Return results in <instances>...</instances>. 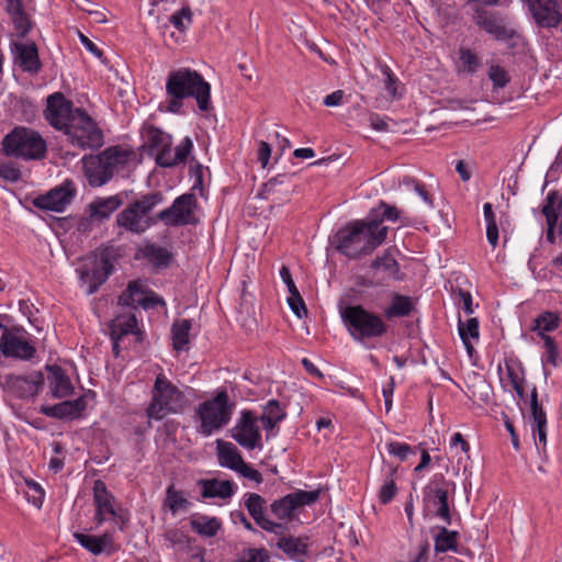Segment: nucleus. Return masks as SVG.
<instances>
[{
    "label": "nucleus",
    "instance_id": "obj_29",
    "mask_svg": "<svg viewBox=\"0 0 562 562\" xmlns=\"http://www.w3.org/2000/svg\"><path fill=\"white\" fill-rule=\"evenodd\" d=\"M15 60L19 66L29 72H37L41 68L37 48L34 43H15Z\"/></svg>",
    "mask_w": 562,
    "mask_h": 562
},
{
    "label": "nucleus",
    "instance_id": "obj_10",
    "mask_svg": "<svg viewBox=\"0 0 562 562\" xmlns=\"http://www.w3.org/2000/svg\"><path fill=\"white\" fill-rule=\"evenodd\" d=\"M64 133L72 146L81 149H93L103 145L101 128L88 113L78 108Z\"/></svg>",
    "mask_w": 562,
    "mask_h": 562
},
{
    "label": "nucleus",
    "instance_id": "obj_40",
    "mask_svg": "<svg viewBox=\"0 0 562 562\" xmlns=\"http://www.w3.org/2000/svg\"><path fill=\"white\" fill-rule=\"evenodd\" d=\"M458 531L449 530L446 527L438 528V533L435 536V552H458Z\"/></svg>",
    "mask_w": 562,
    "mask_h": 562
},
{
    "label": "nucleus",
    "instance_id": "obj_21",
    "mask_svg": "<svg viewBox=\"0 0 562 562\" xmlns=\"http://www.w3.org/2000/svg\"><path fill=\"white\" fill-rule=\"evenodd\" d=\"M114 504V495L108 490L103 481L97 480L93 485V505L95 508L94 520L98 526L106 521L112 515H116Z\"/></svg>",
    "mask_w": 562,
    "mask_h": 562
},
{
    "label": "nucleus",
    "instance_id": "obj_52",
    "mask_svg": "<svg viewBox=\"0 0 562 562\" xmlns=\"http://www.w3.org/2000/svg\"><path fill=\"white\" fill-rule=\"evenodd\" d=\"M386 450L390 454L397 457L402 461L406 460L408 454L413 452L409 445L398 441L389 442Z\"/></svg>",
    "mask_w": 562,
    "mask_h": 562
},
{
    "label": "nucleus",
    "instance_id": "obj_6",
    "mask_svg": "<svg viewBox=\"0 0 562 562\" xmlns=\"http://www.w3.org/2000/svg\"><path fill=\"white\" fill-rule=\"evenodd\" d=\"M340 314L350 336L356 341L363 342L367 339L380 338L387 333L389 326L382 317L362 305H349Z\"/></svg>",
    "mask_w": 562,
    "mask_h": 562
},
{
    "label": "nucleus",
    "instance_id": "obj_23",
    "mask_svg": "<svg viewBox=\"0 0 562 562\" xmlns=\"http://www.w3.org/2000/svg\"><path fill=\"white\" fill-rule=\"evenodd\" d=\"M74 538L82 548L93 555L105 554L110 557L119 550V546H116L113 536L108 532L102 536L75 532Z\"/></svg>",
    "mask_w": 562,
    "mask_h": 562
},
{
    "label": "nucleus",
    "instance_id": "obj_22",
    "mask_svg": "<svg viewBox=\"0 0 562 562\" xmlns=\"http://www.w3.org/2000/svg\"><path fill=\"white\" fill-rule=\"evenodd\" d=\"M266 504V499L257 493L244 495V505L255 522L268 532L278 533L282 530V525L270 520L265 515Z\"/></svg>",
    "mask_w": 562,
    "mask_h": 562
},
{
    "label": "nucleus",
    "instance_id": "obj_35",
    "mask_svg": "<svg viewBox=\"0 0 562 562\" xmlns=\"http://www.w3.org/2000/svg\"><path fill=\"white\" fill-rule=\"evenodd\" d=\"M145 296L144 283L142 280H133L128 282L126 290L119 296L117 303L121 306L137 308L142 306Z\"/></svg>",
    "mask_w": 562,
    "mask_h": 562
},
{
    "label": "nucleus",
    "instance_id": "obj_61",
    "mask_svg": "<svg viewBox=\"0 0 562 562\" xmlns=\"http://www.w3.org/2000/svg\"><path fill=\"white\" fill-rule=\"evenodd\" d=\"M237 472H239L244 477L252 480L257 483H260L262 481L261 473L245 462L240 464V467L237 469Z\"/></svg>",
    "mask_w": 562,
    "mask_h": 562
},
{
    "label": "nucleus",
    "instance_id": "obj_36",
    "mask_svg": "<svg viewBox=\"0 0 562 562\" xmlns=\"http://www.w3.org/2000/svg\"><path fill=\"white\" fill-rule=\"evenodd\" d=\"M307 538L283 536L278 542L277 547L290 559L305 555L307 552Z\"/></svg>",
    "mask_w": 562,
    "mask_h": 562
},
{
    "label": "nucleus",
    "instance_id": "obj_11",
    "mask_svg": "<svg viewBox=\"0 0 562 562\" xmlns=\"http://www.w3.org/2000/svg\"><path fill=\"white\" fill-rule=\"evenodd\" d=\"M0 353L5 358L22 361H31L35 358L37 350L31 335L19 325L4 329L0 337Z\"/></svg>",
    "mask_w": 562,
    "mask_h": 562
},
{
    "label": "nucleus",
    "instance_id": "obj_60",
    "mask_svg": "<svg viewBox=\"0 0 562 562\" xmlns=\"http://www.w3.org/2000/svg\"><path fill=\"white\" fill-rule=\"evenodd\" d=\"M78 37L80 43L85 46V48L91 53L98 59L102 58V50L85 34L78 32Z\"/></svg>",
    "mask_w": 562,
    "mask_h": 562
},
{
    "label": "nucleus",
    "instance_id": "obj_2",
    "mask_svg": "<svg viewBox=\"0 0 562 562\" xmlns=\"http://www.w3.org/2000/svg\"><path fill=\"white\" fill-rule=\"evenodd\" d=\"M166 95V101L159 104L161 112L180 113L186 98H193L201 112L212 108L211 85L200 72L189 67H180L168 74Z\"/></svg>",
    "mask_w": 562,
    "mask_h": 562
},
{
    "label": "nucleus",
    "instance_id": "obj_55",
    "mask_svg": "<svg viewBox=\"0 0 562 562\" xmlns=\"http://www.w3.org/2000/svg\"><path fill=\"white\" fill-rule=\"evenodd\" d=\"M404 184L408 190H413L429 207H432V201L430 200L428 193L425 189L415 180V179H405Z\"/></svg>",
    "mask_w": 562,
    "mask_h": 562
},
{
    "label": "nucleus",
    "instance_id": "obj_54",
    "mask_svg": "<svg viewBox=\"0 0 562 562\" xmlns=\"http://www.w3.org/2000/svg\"><path fill=\"white\" fill-rule=\"evenodd\" d=\"M288 304H289L290 308L292 310V312L299 318H303L307 315V308L304 304V301H303L300 292L297 294H291L290 297L288 299Z\"/></svg>",
    "mask_w": 562,
    "mask_h": 562
},
{
    "label": "nucleus",
    "instance_id": "obj_12",
    "mask_svg": "<svg viewBox=\"0 0 562 562\" xmlns=\"http://www.w3.org/2000/svg\"><path fill=\"white\" fill-rule=\"evenodd\" d=\"M404 277L396 259L385 252L383 256H378L371 261L368 273L359 284L368 288L385 286L391 281H402Z\"/></svg>",
    "mask_w": 562,
    "mask_h": 562
},
{
    "label": "nucleus",
    "instance_id": "obj_25",
    "mask_svg": "<svg viewBox=\"0 0 562 562\" xmlns=\"http://www.w3.org/2000/svg\"><path fill=\"white\" fill-rule=\"evenodd\" d=\"M49 395L53 398H64L74 394L75 387L65 370L58 364H46Z\"/></svg>",
    "mask_w": 562,
    "mask_h": 562
},
{
    "label": "nucleus",
    "instance_id": "obj_19",
    "mask_svg": "<svg viewBox=\"0 0 562 562\" xmlns=\"http://www.w3.org/2000/svg\"><path fill=\"white\" fill-rule=\"evenodd\" d=\"M72 104L61 93H54L47 99L46 120L56 130L64 131L75 113Z\"/></svg>",
    "mask_w": 562,
    "mask_h": 562
},
{
    "label": "nucleus",
    "instance_id": "obj_1",
    "mask_svg": "<svg viewBox=\"0 0 562 562\" xmlns=\"http://www.w3.org/2000/svg\"><path fill=\"white\" fill-rule=\"evenodd\" d=\"M404 220L406 217L402 210L380 201L366 218L348 223L329 238V243L330 246H380L389 240V228L383 222L395 223Z\"/></svg>",
    "mask_w": 562,
    "mask_h": 562
},
{
    "label": "nucleus",
    "instance_id": "obj_27",
    "mask_svg": "<svg viewBox=\"0 0 562 562\" xmlns=\"http://www.w3.org/2000/svg\"><path fill=\"white\" fill-rule=\"evenodd\" d=\"M82 164L85 176L87 177L89 184L92 187H101L112 178L109 167L103 159L102 153L97 156H85L82 158Z\"/></svg>",
    "mask_w": 562,
    "mask_h": 562
},
{
    "label": "nucleus",
    "instance_id": "obj_18",
    "mask_svg": "<svg viewBox=\"0 0 562 562\" xmlns=\"http://www.w3.org/2000/svg\"><path fill=\"white\" fill-rule=\"evenodd\" d=\"M258 418L251 411H243L240 418L233 428V438L243 448L254 450L260 447L261 434L257 425Z\"/></svg>",
    "mask_w": 562,
    "mask_h": 562
},
{
    "label": "nucleus",
    "instance_id": "obj_41",
    "mask_svg": "<svg viewBox=\"0 0 562 562\" xmlns=\"http://www.w3.org/2000/svg\"><path fill=\"white\" fill-rule=\"evenodd\" d=\"M192 328L191 319H179L172 324V346L177 351H182L189 344L190 330Z\"/></svg>",
    "mask_w": 562,
    "mask_h": 562
},
{
    "label": "nucleus",
    "instance_id": "obj_64",
    "mask_svg": "<svg viewBox=\"0 0 562 562\" xmlns=\"http://www.w3.org/2000/svg\"><path fill=\"white\" fill-rule=\"evenodd\" d=\"M156 305H165V301L153 291L145 294L143 297L142 306L144 308H148Z\"/></svg>",
    "mask_w": 562,
    "mask_h": 562
},
{
    "label": "nucleus",
    "instance_id": "obj_57",
    "mask_svg": "<svg viewBox=\"0 0 562 562\" xmlns=\"http://www.w3.org/2000/svg\"><path fill=\"white\" fill-rule=\"evenodd\" d=\"M241 562H271V558L265 548L249 549L246 559Z\"/></svg>",
    "mask_w": 562,
    "mask_h": 562
},
{
    "label": "nucleus",
    "instance_id": "obj_3",
    "mask_svg": "<svg viewBox=\"0 0 562 562\" xmlns=\"http://www.w3.org/2000/svg\"><path fill=\"white\" fill-rule=\"evenodd\" d=\"M115 248H95L85 255L78 254V248H64L67 259L75 266L86 293L91 295L108 280L113 272L117 254Z\"/></svg>",
    "mask_w": 562,
    "mask_h": 562
},
{
    "label": "nucleus",
    "instance_id": "obj_31",
    "mask_svg": "<svg viewBox=\"0 0 562 562\" xmlns=\"http://www.w3.org/2000/svg\"><path fill=\"white\" fill-rule=\"evenodd\" d=\"M137 330V318L132 312L117 315L110 324L111 339L121 340L124 336L135 334Z\"/></svg>",
    "mask_w": 562,
    "mask_h": 562
},
{
    "label": "nucleus",
    "instance_id": "obj_49",
    "mask_svg": "<svg viewBox=\"0 0 562 562\" xmlns=\"http://www.w3.org/2000/svg\"><path fill=\"white\" fill-rule=\"evenodd\" d=\"M262 415L280 423L285 418L286 413L284 407L280 405L279 401L272 398L265 405Z\"/></svg>",
    "mask_w": 562,
    "mask_h": 562
},
{
    "label": "nucleus",
    "instance_id": "obj_32",
    "mask_svg": "<svg viewBox=\"0 0 562 562\" xmlns=\"http://www.w3.org/2000/svg\"><path fill=\"white\" fill-rule=\"evenodd\" d=\"M451 484L445 480L443 475H436L424 488V499L435 506L448 502V492Z\"/></svg>",
    "mask_w": 562,
    "mask_h": 562
},
{
    "label": "nucleus",
    "instance_id": "obj_63",
    "mask_svg": "<svg viewBox=\"0 0 562 562\" xmlns=\"http://www.w3.org/2000/svg\"><path fill=\"white\" fill-rule=\"evenodd\" d=\"M344 95L345 93L342 90H336L330 94L326 95L323 103L325 106L328 108L338 106L342 103Z\"/></svg>",
    "mask_w": 562,
    "mask_h": 562
},
{
    "label": "nucleus",
    "instance_id": "obj_45",
    "mask_svg": "<svg viewBox=\"0 0 562 562\" xmlns=\"http://www.w3.org/2000/svg\"><path fill=\"white\" fill-rule=\"evenodd\" d=\"M456 65L458 71L473 74L480 68L481 61L474 52L468 48H460Z\"/></svg>",
    "mask_w": 562,
    "mask_h": 562
},
{
    "label": "nucleus",
    "instance_id": "obj_62",
    "mask_svg": "<svg viewBox=\"0 0 562 562\" xmlns=\"http://www.w3.org/2000/svg\"><path fill=\"white\" fill-rule=\"evenodd\" d=\"M280 277L282 281L286 284L288 291L290 294H297L299 290L292 279L290 269L286 266H282L280 269Z\"/></svg>",
    "mask_w": 562,
    "mask_h": 562
},
{
    "label": "nucleus",
    "instance_id": "obj_58",
    "mask_svg": "<svg viewBox=\"0 0 562 562\" xmlns=\"http://www.w3.org/2000/svg\"><path fill=\"white\" fill-rule=\"evenodd\" d=\"M456 300L459 304H462V308L468 315L473 313L472 295L470 292L459 289Z\"/></svg>",
    "mask_w": 562,
    "mask_h": 562
},
{
    "label": "nucleus",
    "instance_id": "obj_33",
    "mask_svg": "<svg viewBox=\"0 0 562 562\" xmlns=\"http://www.w3.org/2000/svg\"><path fill=\"white\" fill-rule=\"evenodd\" d=\"M134 259H146L155 269H166L172 260L168 248H138Z\"/></svg>",
    "mask_w": 562,
    "mask_h": 562
},
{
    "label": "nucleus",
    "instance_id": "obj_43",
    "mask_svg": "<svg viewBox=\"0 0 562 562\" xmlns=\"http://www.w3.org/2000/svg\"><path fill=\"white\" fill-rule=\"evenodd\" d=\"M458 330L460 338L468 351L469 355H472L474 348L471 344V339L479 338V321L475 317L469 318L465 322H462L459 318Z\"/></svg>",
    "mask_w": 562,
    "mask_h": 562
},
{
    "label": "nucleus",
    "instance_id": "obj_51",
    "mask_svg": "<svg viewBox=\"0 0 562 562\" xmlns=\"http://www.w3.org/2000/svg\"><path fill=\"white\" fill-rule=\"evenodd\" d=\"M488 78L495 88H504L508 83V75L504 68L493 65L488 69Z\"/></svg>",
    "mask_w": 562,
    "mask_h": 562
},
{
    "label": "nucleus",
    "instance_id": "obj_8",
    "mask_svg": "<svg viewBox=\"0 0 562 562\" xmlns=\"http://www.w3.org/2000/svg\"><path fill=\"white\" fill-rule=\"evenodd\" d=\"M3 153L23 160L44 158L47 145L42 135L27 127H15L1 142Z\"/></svg>",
    "mask_w": 562,
    "mask_h": 562
},
{
    "label": "nucleus",
    "instance_id": "obj_26",
    "mask_svg": "<svg viewBox=\"0 0 562 562\" xmlns=\"http://www.w3.org/2000/svg\"><path fill=\"white\" fill-rule=\"evenodd\" d=\"M530 420L533 438H538L536 446L538 449L542 446V450L544 451L547 445V414L542 405L538 402L536 387L532 389L530 394Z\"/></svg>",
    "mask_w": 562,
    "mask_h": 562
},
{
    "label": "nucleus",
    "instance_id": "obj_9",
    "mask_svg": "<svg viewBox=\"0 0 562 562\" xmlns=\"http://www.w3.org/2000/svg\"><path fill=\"white\" fill-rule=\"evenodd\" d=\"M161 202L160 193L142 195L117 214V226L132 234H143L154 224L150 212Z\"/></svg>",
    "mask_w": 562,
    "mask_h": 562
},
{
    "label": "nucleus",
    "instance_id": "obj_13",
    "mask_svg": "<svg viewBox=\"0 0 562 562\" xmlns=\"http://www.w3.org/2000/svg\"><path fill=\"white\" fill-rule=\"evenodd\" d=\"M321 496V490L302 491L296 490L270 504L271 514L280 520H291L295 516V512L304 506L315 504Z\"/></svg>",
    "mask_w": 562,
    "mask_h": 562
},
{
    "label": "nucleus",
    "instance_id": "obj_44",
    "mask_svg": "<svg viewBox=\"0 0 562 562\" xmlns=\"http://www.w3.org/2000/svg\"><path fill=\"white\" fill-rule=\"evenodd\" d=\"M221 527L222 524L216 517L201 516L191 520V528L204 537H215Z\"/></svg>",
    "mask_w": 562,
    "mask_h": 562
},
{
    "label": "nucleus",
    "instance_id": "obj_24",
    "mask_svg": "<svg viewBox=\"0 0 562 562\" xmlns=\"http://www.w3.org/2000/svg\"><path fill=\"white\" fill-rule=\"evenodd\" d=\"M86 408L87 402L85 396H79L74 401H64L55 405H43L40 412L47 417L72 420L80 418Z\"/></svg>",
    "mask_w": 562,
    "mask_h": 562
},
{
    "label": "nucleus",
    "instance_id": "obj_14",
    "mask_svg": "<svg viewBox=\"0 0 562 562\" xmlns=\"http://www.w3.org/2000/svg\"><path fill=\"white\" fill-rule=\"evenodd\" d=\"M158 217L166 225L179 226L194 224L199 221L198 203L194 194L178 196L170 207L162 210Z\"/></svg>",
    "mask_w": 562,
    "mask_h": 562
},
{
    "label": "nucleus",
    "instance_id": "obj_38",
    "mask_svg": "<svg viewBox=\"0 0 562 562\" xmlns=\"http://www.w3.org/2000/svg\"><path fill=\"white\" fill-rule=\"evenodd\" d=\"M396 471V467L390 463L383 464L382 472L384 475V482L379 490V499L384 505L389 504L397 493V486L394 479Z\"/></svg>",
    "mask_w": 562,
    "mask_h": 562
},
{
    "label": "nucleus",
    "instance_id": "obj_39",
    "mask_svg": "<svg viewBox=\"0 0 562 562\" xmlns=\"http://www.w3.org/2000/svg\"><path fill=\"white\" fill-rule=\"evenodd\" d=\"M191 505L184 492L176 488L175 484H170L166 490V497L162 506L168 508L173 515L180 510H186Z\"/></svg>",
    "mask_w": 562,
    "mask_h": 562
},
{
    "label": "nucleus",
    "instance_id": "obj_4",
    "mask_svg": "<svg viewBox=\"0 0 562 562\" xmlns=\"http://www.w3.org/2000/svg\"><path fill=\"white\" fill-rule=\"evenodd\" d=\"M143 147L154 157L157 165L172 167L184 162L190 155L193 143L190 137H184L172 149L171 136L153 125H145L142 130Z\"/></svg>",
    "mask_w": 562,
    "mask_h": 562
},
{
    "label": "nucleus",
    "instance_id": "obj_48",
    "mask_svg": "<svg viewBox=\"0 0 562 562\" xmlns=\"http://www.w3.org/2000/svg\"><path fill=\"white\" fill-rule=\"evenodd\" d=\"M169 22L179 32H184L192 23V11L189 8H182L170 15Z\"/></svg>",
    "mask_w": 562,
    "mask_h": 562
},
{
    "label": "nucleus",
    "instance_id": "obj_59",
    "mask_svg": "<svg viewBox=\"0 0 562 562\" xmlns=\"http://www.w3.org/2000/svg\"><path fill=\"white\" fill-rule=\"evenodd\" d=\"M257 156L261 166L266 168L269 164L271 156V147L267 142L260 140L258 143Z\"/></svg>",
    "mask_w": 562,
    "mask_h": 562
},
{
    "label": "nucleus",
    "instance_id": "obj_50",
    "mask_svg": "<svg viewBox=\"0 0 562 562\" xmlns=\"http://www.w3.org/2000/svg\"><path fill=\"white\" fill-rule=\"evenodd\" d=\"M0 179L14 183L21 179V170L13 162L0 161Z\"/></svg>",
    "mask_w": 562,
    "mask_h": 562
},
{
    "label": "nucleus",
    "instance_id": "obj_20",
    "mask_svg": "<svg viewBox=\"0 0 562 562\" xmlns=\"http://www.w3.org/2000/svg\"><path fill=\"white\" fill-rule=\"evenodd\" d=\"M102 155L112 177L125 176L137 165L136 153L130 148L111 147L102 151Z\"/></svg>",
    "mask_w": 562,
    "mask_h": 562
},
{
    "label": "nucleus",
    "instance_id": "obj_37",
    "mask_svg": "<svg viewBox=\"0 0 562 562\" xmlns=\"http://www.w3.org/2000/svg\"><path fill=\"white\" fill-rule=\"evenodd\" d=\"M218 462L222 467L237 471L244 460L237 448L231 442L217 440Z\"/></svg>",
    "mask_w": 562,
    "mask_h": 562
},
{
    "label": "nucleus",
    "instance_id": "obj_16",
    "mask_svg": "<svg viewBox=\"0 0 562 562\" xmlns=\"http://www.w3.org/2000/svg\"><path fill=\"white\" fill-rule=\"evenodd\" d=\"M45 378L41 371L29 374H8L3 387L13 397L20 400L35 398L44 386Z\"/></svg>",
    "mask_w": 562,
    "mask_h": 562
},
{
    "label": "nucleus",
    "instance_id": "obj_34",
    "mask_svg": "<svg viewBox=\"0 0 562 562\" xmlns=\"http://www.w3.org/2000/svg\"><path fill=\"white\" fill-rule=\"evenodd\" d=\"M560 324L561 317L558 313L546 311L533 319L530 330L544 340L546 337H550L548 333L555 330Z\"/></svg>",
    "mask_w": 562,
    "mask_h": 562
},
{
    "label": "nucleus",
    "instance_id": "obj_15",
    "mask_svg": "<svg viewBox=\"0 0 562 562\" xmlns=\"http://www.w3.org/2000/svg\"><path fill=\"white\" fill-rule=\"evenodd\" d=\"M76 194L75 183L71 180H65L59 186L35 196L32 200V204L42 211L63 213L70 205Z\"/></svg>",
    "mask_w": 562,
    "mask_h": 562
},
{
    "label": "nucleus",
    "instance_id": "obj_42",
    "mask_svg": "<svg viewBox=\"0 0 562 562\" xmlns=\"http://www.w3.org/2000/svg\"><path fill=\"white\" fill-rule=\"evenodd\" d=\"M414 308L413 301L407 295L394 294L391 304L386 307L384 314L387 318L408 316Z\"/></svg>",
    "mask_w": 562,
    "mask_h": 562
},
{
    "label": "nucleus",
    "instance_id": "obj_5",
    "mask_svg": "<svg viewBox=\"0 0 562 562\" xmlns=\"http://www.w3.org/2000/svg\"><path fill=\"white\" fill-rule=\"evenodd\" d=\"M150 395L146 408V416L149 419L161 420L168 415L180 414L188 405L184 393L164 373L156 376Z\"/></svg>",
    "mask_w": 562,
    "mask_h": 562
},
{
    "label": "nucleus",
    "instance_id": "obj_7",
    "mask_svg": "<svg viewBox=\"0 0 562 562\" xmlns=\"http://www.w3.org/2000/svg\"><path fill=\"white\" fill-rule=\"evenodd\" d=\"M235 403L229 401L226 390H221L210 400L199 404L195 416L200 420L198 431L204 437L211 436L226 426L232 417Z\"/></svg>",
    "mask_w": 562,
    "mask_h": 562
},
{
    "label": "nucleus",
    "instance_id": "obj_46",
    "mask_svg": "<svg viewBox=\"0 0 562 562\" xmlns=\"http://www.w3.org/2000/svg\"><path fill=\"white\" fill-rule=\"evenodd\" d=\"M482 27L497 40H506L512 31L506 29L499 21L493 16H485L481 21Z\"/></svg>",
    "mask_w": 562,
    "mask_h": 562
},
{
    "label": "nucleus",
    "instance_id": "obj_56",
    "mask_svg": "<svg viewBox=\"0 0 562 562\" xmlns=\"http://www.w3.org/2000/svg\"><path fill=\"white\" fill-rule=\"evenodd\" d=\"M11 19L18 35L21 37L25 36L31 27V23L25 12L11 16Z\"/></svg>",
    "mask_w": 562,
    "mask_h": 562
},
{
    "label": "nucleus",
    "instance_id": "obj_53",
    "mask_svg": "<svg viewBox=\"0 0 562 562\" xmlns=\"http://www.w3.org/2000/svg\"><path fill=\"white\" fill-rule=\"evenodd\" d=\"M546 348V362L557 367L559 364V350L552 337H546L543 340Z\"/></svg>",
    "mask_w": 562,
    "mask_h": 562
},
{
    "label": "nucleus",
    "instance_id": "obj_30",
    "mask_svg": "<svg viewBox=\"0 0 562 562\" xmlns=\"http://www.w3.org/2000/svg\"><path fill=\"white\" fill-rule=\"evenodd\" d=\"M199 485L202 487V496L204 498L218 497L222 499L231 498L235 493V486L231 481L200 480Z\"/></svg>",
    "mask_w": 562,
    "mask_h": 562
},
{
    "label": "nucleus",
    "instance_id": "obj_47",
    "mask_svg": "<svg viewBox=\"0 0 562 562\" xmlns=\"http://www.w3.org/2000/svg\"><path fill=\"white\" fill-rule=\"evenodd\" d=\"M381 72L384 77V86L387 93L397 99L402 97V86L389 66H382Z\"/></svg>",
    "mask_w": 562,
    "mask_h": 562
},
{
    "label": "nucleus",
    "instance_id": "obj_17",
    "mask_svg": "<svg viewBox=\"0 0 562 562\" xmlns=\"http://www.w3.org/2000/svg\"><path fill=\"white\" fill-rule=\"evenodd\" d=\"M533 22L540 27H555L562 20V0H521Z\"/></svg>",
    "mask_w": 562,
    "mask_h": 562
},
{
    "label": "nucleus",
    "instance_id": "obj_28",
    "mask_svg": "<svg viewBox=\"0 0 562 562\" xmlns=\"http://www.w3.org/2000/svg\"><path fill=\"white\" fill-rule=\"evenodd\" d=\"M122 204L121 194L97 198L88 205L89 217L98 222L108 220Z\"/></svg>",
    "mask_w": 562,
    "mask_h": 562
}]
</instances>
